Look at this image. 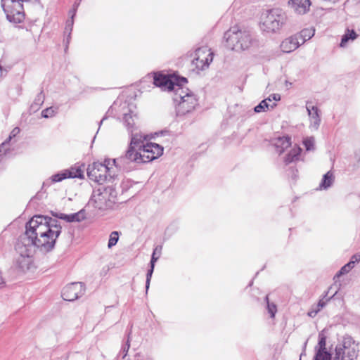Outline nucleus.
Returning a JSON list of instances; mask_svg holds the SVG:
<instances>
[{
    "label": "nucleus",
    "mask_w": 360,
    "mask_h": 360,
    "mask_svg": "<svg viewBox=\"0 0 360 360\" xmlns=\"http://www.w3.org/2000/svg\"><path fill=\"white\" fill-rule=\"evenodd\" d=\"M76 9L77 8H74L72 11H71L70 12L71 13V19L67 20L66 27L65 28L64 32L65 34H68V37H67V43L68 44L69 43L70 39L71 32L72 30V27H73V24H74L73 18L76 13Z\"/></svg>",
    "instance_id": "26"
},
{
    "label": "nucleus",
    "mask_w": 360,
    "mask_h": 360,
    "mask_svg": "<svg viewBox=\"0 0 360 360\" xmlns=\"http://www.w3.org/2000/svg\"><path fill=\"white\" fill-rule=\"evenodd\" d=\"M130 335H131V331L128 334V338H127L126 345L124 346H123L122 348V352L123 353L122 358H124L127 356L129 349L130 347Z\"/></svg>",
    "instance_id": "34"
},
{
    "label": "nucleus",
    "mask_w": 360,
    "mask_h": 360,
    "mask_svg": "<svg viewBox=\"0 0 360 360\" xmlns=\"http://www.w3.org/2000/svg\"><path fill=\"white\" fill-rule=\"evenodd\" d=\"M154 84L156 86L167 88L169 91L176 90L179 87V84H174V82L169 78L168 76L160 73H156L153 77Z\"/></svg>",
    "instance_id": "16"
},
{
    "label": "nucleus",
    "mask_w": 360,
    "mask_h": 360,
    "mask_svg": "<svg viewBox=\"0 0 360 360\" xmlns=\"http://www.w3.org/2000/svg\"><path fill=\"white\" fill-rule=\"evenodd\" d=\"M332 288H333V287H332V286H331V287H330V288L328 289V291L326 292V295L323 296V297L321 300H319V303H318L317 306L316 307V308L317 309H319V311H320L323 307H324L326 306V302H327L328 300H330L332 297H333L336 295V293L338 292V289H336V290H335V292H334V293H333V294L330 297H328V298L326 299V300H325V298L327 297L328 292H329L330 290H332Z\"/></svg>",
    "instance_id": "28"
},
{
    "label": "nucleus",
    "mask_w": 360,
    "mask_h": 360,
    "mask_svg": "<svg viewBox=\"0 0 360 360\" xmlns=\"http://www.w3.org/2000/svg\"><path fill=\"white\" fill-rule=\"evenodd\" d=\"M266 99L269 101H278L281 100V96L278 94H273L270 95Z\"/></svg>",
    "instance_id": "37"
},
{
    "label": "nucleus",
    "mask_w": 360,
    "mask_h": 360,
    "mask_svg": "<svg viewBox=\"0 0 360 360\" xmlns=\"http://www.w3.org/2000/svg\"><path fill=\"white\" fill-rule=\"evenodd\" d=\"M21 0H1V6L7 19L14 23H20L25 18L24 8Z\"/></svg>",
    "instance_id": "9"
},
{
    "label": "nucleus",
    "mask_w": 360,
    "mask_h": 360,
    "mask_svg": "<svg viewBox=\"0 0 360 360\" xmlns=\"http://www.w3.org/2000/svg\"><path fill=\"white\" fill-rule=\"evenodd\" d=\"M114 165L111 160H105L104 163L94 162L89 165L86 172L88 178L101 186L105 182H112L117 173L112 168Z\"/></svg>",
    "instance_id": "5"
},
{
    "label": "nucleus",
    "mask_w": 360,
    "mask_h": 360,
    "mask_svg": "<svg viewBox=\"0 0 360 360\" xmlns=\"http://www.w3.org/2000/svg\"><path fill=\"white\" fill-rule=\"evenodd\" d=\"M354 262L350 261L345 265H344L340 271H338L335 277H340L342 275L347 274L350 270L354 268Z\"/></svg>",
    "instance_id": "29"
},
{
    "label": "nucleus",
    "mask_w": 360,
    "mask_h": 360,
    "mask_svg": "<svg viewBox=\"0 0 360 360\" xmlns=\"http://www.w3.org/2000/svg\"><path fill=\"white\" fill-rule=\"evenodd\" d=\"M138 120V116L131 112L124 114L123 124L130 134V138L131 139L134 135H136V138L141 137L143 139H148V136L143 134L140 131Z\"/></svg>",
    "instance_id": "11"
},
{
    "label": "nucleus",
    "mask_w": 360,
    "mask_h": 360,
    "mask_svg": "<svg viewBox=\"0 0 360 360\" xmlns=\"http://www.w3.org/2000/svg\"><path fill=\"white\" fill-rule=\"evenodd\" d=\"M156 251H158V250H157ZM156 252H155V257H157V255H156Z\"/></svg>",
    "instance_id": "44"
},
{
    "label": "nucleus",
    "mask_w": 360,
    "mask_h": 360,
    "mask_svg": "<svg viewBox=\"0 0 360 360\" xmlns=\"http://www.w3.org/2000/svg\"><path fill=\"white\" fill-rule=\"evenodd\" d=\"M173 100L175 103L177 116H184L194 110L198 105V99L194 94L184 87L176 88L174 92Z\"/></svg>",
    "instance_id": "6"
},
{
    "label": "nucleus",
    "mask_w": 360,
    "mask_h": 360,
    "mask_svg": "<svg viewBox=\"0 0 360 360\" xmlns=\"http://www.w3.org/2000/svg\"><path fill=\"white\" fill-rule=\"evenodd\" d=\"M117 193L113 186H100L93 191L91 201L99 210L111 207L115 203Z\"/></svg>",
    "instance_id": "7"
},
{
    "label": "nucleus",
    "mask_w": 360,
    "mask_h": 360,
    "mask_svg": "<svg viewBox=\"0 0 360 360\" xmlns=\"http://www.w3.org/2000/svg\"><path fill=\"white\" fill-rule=\"evenodd\" d=\"M55 113V110L52 107L47 108L45 110H42L41 115L44 118H49L52 117Z\"/></svg>",
    "instance_id": "33"
},
{
    "label": "nucleus",
    "mask_w": 360,
    "mask_h": 360,
    "mask_svg": "<svg viewBox=\"0 0 360 360\" xmlns=\"http://www.w3.org/2000/svg\"><path fill=\"white\" fill-rule=\"evenodd\" d=\"M288 21L285 11L278 8L267 9L262 12L260 17L259 27L263 32L277 33Z\"/></svg>",
    "instance_id": "4"
},
{
    "label": "nucleus",
    "mask_w": 360,
    "mask_h": 360,
    "mask_svg": "<svg viewBox=\"0 0 360 360\" xmlns=\"http://www.w3.org/2000/svg\"><path fill=\"white\" fill-rule=\"evenodd\" d=\"M319 311V309H317L316 308V309H311L309 312H308V315L310 316V317H314L317 313Z\"/></svg>",
    "instance_id": "38"
},
{
    "label": "nucleus",
    "mask_w": 360,
    "mask_h": 360,
    "mask_svg": "<svg viewBox=\"0 0 360 360\" xmlns=\"http://www.w3.org/2000/svg\"><path fill=\"white\" fill-rule=\"evenodd\" d=\"M65 214H64V213H57L56 214H53V216L56 217L55 219H56L59 221V219H63Z\"/></svg>",
    "instance_id": "39"
},
{
    "label": "nucleus",
    "mask_w": 360,
    "mask_h": 360,
    "mask_svg": "<svg viewBox=\"0 0 360 360\" xmlns=\"http://www.w3.org/2000/svg\"><path fill=\"white\" fill-rule=\"evenodd\" d=\"M119 240V232L118 231H112L109 238L108 247V248H111L115 246Z\"/></svg>",
    "instance_id": "30"
},
{
    "label": "nucleus",
    "mask_w": 360,
    "mask_h": 360,
    "mask_svg": "<svg viewBox=\"0 0 360 360\" xmlns=\"http://www.w3.org/2000/svg\"><path fill=\"white\" fill-rule=\"evenodd\" d=\"M306 108L309 117V128L317 130L321 124L320 110L311 101H307Z\"/></svg>",
    "instance_id": "14"
},
{
    "label": "nucleus",
    "mask_w": 360,
    "mask_h": 360,
    "mask_svg": "<svg viewBox=\"0 0 360 360\" xmlns=\"http://www.w3.org/2000/svg\"><path fill=\"white\" fill-rule=\"evenodd\" d=\"M265 299H266V300L267 302V309H268V311L270 314L271 317L274 318V316H275V314H276V312L277 311L276 306L274 303H269L268 295L266 296Z\"/></svg>",
    "instance_id": "32"
},
{
    "label": "nucleus",
    "mask_w": 360,
    "mask_h": 360,
    "mask_svg": "<svg viewBox=\"0 0 360 360\" xmlns=\"http://www.w3.org/2000/svg\"><path fill=\"white\" fill-rule=\"evenodd\" d=\"M275 106H276V103H274L273 104L267 103V99L266 98L262 100L257 105H256L254 110L255 112L259 113L273 109Z\"/></svg>",
    "instance_id": "25"
},
{
    "label": "nucleus",
    "mask_w": 360,
    "mask_h": 360,
    "mask_svg": "<svg viewBox=\"0 0 360 360\" xmlns=\"http://www.w3.org/2000/svg\"><path fill=\"white\" fill-rule=\"evenodd\" d=\"M105 119V117H103V118L101 120V122H100V123H99V125H101V124L103 123V120H104Z\"/></svg>",
    "instance_id": "42"
},
{
    "label": "nucleus",
    "mask_w": 360,
    "mask_h": 360,
    "mask_svg": "<svg viewBox=\"0 0 360 360\" xmlns=\"http://www.w3.org/2000/svg\"><path fill=\"white\" fill-rule=\"evenodd\" d=\"M61 232V223L56 219L35 215L30 219L26 223L25 232L15 244V250L20 255L18 262L20 268H29L34 248L44 252L51 251Z\"/></svg>",
    "instance_id": "1"
},
{
    "label": "nucleus",
    "mask_w": 360,
    "mask_h": 360,
    "mask_svg": "<svg viewBox=\"0 0 360 360\" xmlns=\"http://www.w3.org/2000/svg\"><path fill=\"white\" fill-rule=\"evenodd\" d=\"M44 96L43 94V91H41L36 97L34 103L37 105H41L44 103Z\"/></svg>",
    "instance_id": "35"
},
{
    "label": "nucleus",
    "mask_w": 360,
    "mask_h": 360,
    "mask_svg": "<svg viewBox=\"0 0 360 360\" xmlns=\"http://www.w3.org/2000/svg\"><path fill=\"white\" fill-rule=\"evenodd\" d=\"M86 218L85 212L80 210L76 213L65 214L63 220L67 222H80Z\"/></svg>",
    "instance_id": "21"
},
{
    "label": "nucleus",
    "mask_w": 360,
    "mask_h": 360,
    "mask_svg": "<svg viewBox=\"0 0 360 360\" xmlns=\"http://www.w3.org/2000/svg\"><path fill=\"white\" fill-rule=\"evenodd\" d=\"M314 30L304 29L295 35L298 40L300 41L301 44H303L306 41L309 40L314 36Z\"/></svg>",
    "instance_id": "24"
},
{
    "label": "nucleus",
    "mask_w": 360,
    "mask_h": 360,
    "mask_svg": "<svg viewBox=\"0 0 360 360\" xmlns=\"http://www.w3.org/2000/svg\"><path fill=\"white\" fill-rule=\"evenodd\" d=\"M174 84H179V87H184L183 85L188 82L186 77H178L175 79Z\"/></svg>",
    "instance_id": "36"
},
{
    "label": "nucleus",
    "mask_w": 360,
    "mask_h": 360,
    "mask_svg": "<svg viewBox=\"0 0 360 360\" xmlns=\"http://www.w3.org/2000/svg\"><path fill=\"white\" fill-rule=\"evenodd\" d=\"M274 146L276 151L281 154L291 146V139L289 136L278 137L275 139Z\"/></svg>",
    "instance_id": "19"
},
{
    "label": "nucleus",
    "mask_w": 360,
    "mask_h": 360,
    "mask_svg": "<svg viewBox=\"0 0 360 360\" xmlns=\"http://www.w3.org/2000/svg\"><path fill=\"white\" fill-rule=\"evenodd\" d=\"M293 176H294V178H295L296 177V174H293Z\"/></svg>",
    "instance_id": "45"
},
{
    "label": "nucleus",
    "mask_w": 360,
    "mask_h": 360,
    "mask_svg": "<svg viewBox=\"0 0 360 360\" xmlns=\"http://www.w3.org/2000/svg\"><path fill=\"white\" fill-rule=\"evenodd\" d=\"M289 4L296 13L303 15L309 11L311 2L309 0H290Z\"/></svg>",
    "instance_id": "17"
},
{
    "label": "nucleus",
    "mask_w": 360,
    "mask_h": 360,
    "mask_svg": "<svg viewBox=\"0 0 360 360\" xmlns=\"http://www.w3.org/2000/svg\"><path fill=\"white\" fill-rule=\"evenodd\" d=\"M213 60V53L207 46L198 48L195 51V56L192 63L199 70H203L208 68Z\"/></svg>",
    "instance_id": "10"
},
{
    "label": "nucleus",
    "mask_w": 360,
    "mask_h": 360,
    "mask_svg": "<svg viewBox=\"0 0 360 360\" xmlns=\"http://www.w3.org/2000/svg\"><path fill=\"white\" fill-rule=\"evenodd\" d=\"M334 179L333 172L328 171L323 175V179L319 185L320 189H327L330 187L334 182Z\"/></svg>",
    "instance_id": "23"
},
{
    "label": "nucleus",
    "mask_w": 360,
    "mask_h": 360,
    "mask_svg": "<svg viewBox=\"0 0 360 360\" xmlns=\"http://www.w3.org/2000/svg\"><path fill=\"white\" fill-rule=\"evenodd\" d=\"M359 351V344L352 337L345 335L335 347L333 360H356Z\"/></svg>",
    "instance_id": "8"
},
{
    "label": "nucleus",
    "mask_w": 360,
    "mask_h": 360,
    "mask_svg": "<svg viewBox=\"0 0 360 360\" xmlns=\"http://www.w3.org/2000/svg\"><path fill=\"white\" fill-rule=\"evenodd\" d=\"M302 149L298 146H294L284 158L285 165H289L299 160Z\"/></svg>",
    "instance_id": "20"
},
{
    "label": "nucleus",
    "mask_w": 360,
    "mask_h": 360,
    "mask_svg": "<svg viewBox=\"0 0 360 360\" xmlns=\"http://www.w3.org/2000/svg\"><path fill=\"white\" fill-rule=\"evenodd\" d=\"M85 291L83 283L76 282L67 285L62 291V297L65 300L74 301L82 296Z\"/></svg>",
    "instance_id": "12"
},
{
    "label": "nucleus",
    "mask_w": 360,
    "mask_h": 360,
    "mask_svg": "<svg viewBox=\"0 0 360 360\" xmlns=\"http://www.w3.org/2000/svg\"><path fill=\"white\" fill-rule=\"evenodd\" d=\"M156 250H157V248H155V250H153V255H152V257H151L150 263V269H148V271L147 272V274H146V292L148 291V290L149 288V286H150V283L151 277H152V275H153V271H154L155 263L158 260V257H155V254Z\"/></svg>",
    "instance_id": "22"
},
{
    "label": "nucleus",
    "mask_w": 360,
    "mask_h": 360,
    "mask_svg": "<svg viewBox=\"0 0 360 360\" xmlns=\"http://www.w3.org/2000/svg\"><path fill=\"white\" fill-rule=\"evenodd\" d=\"M146 140L134 135L125 154L112 160V164L116 167L125 169L130 162L146 163L160 157L163 153V147L155 143L145 144L144 141Z\"/></svg>",
    "instance_id": "2"
},
{
    "label": "nucleus",
    "mask_w": 360,
    "mask_h": 360,
    "mask_svg": "<svg viewBox=\"0 0 360 360\" xmlns=\"http://www.w3.org/2000/svg\"><path fill=\"white\" fill-rule=\"evenodd\" d=\"M30 0H21V1L22 2H27V1H29Z\"/></svg>",
    "instance_id": "43"
},
{
    "label": "nucleus",
    "mask_w": 360,
    "mask_h": 360,
    "mask_svg": "<svg viewBox=\"0 0 360 360\" xmlns=\"http://www.w3.org/2000/svg\"><path fill=\"white\" fill-rule=\"evenodd\" d=\"M314 143L315 140L312 136L307 137L303 141V144L305 146L306 150L308 151L314 150Z\"/></svg>",
    "instance_id": "31"
},
{
    "label": "nucleus",
    "mask_w": 360,
    "mask_h": 360,
    "mask_svg": "<svg viewBox=\"0 0 360 360\" xmlns=\"http://www.w3.org/2000/svg\"><path fill=\"white\" fill-rule=\"evenodd\" d=\"M356 37H357V34H356V33L354 30H348L347 32L345 33L342 36V40H341V42H340V46H342V47L345 46L346 44L347 43V41L349 39L354 40Z\"/></svg>",
    "instance_id": "27"
},
{
    "label": "nucleus",
    "mask_w": 360,
    "mask_h": 360,
    "mask_svg": "<svg viewBox=\"0 0 360 360\" xmlns=\"http://www.w3.org/2000/svg\"><path fill=\"white\" fill-rule=\"evenodd\" d=\"M300 45V41L295 34L283 41L281 44V49L285 53H290L297 49Z\"/></svg>",
    "instance_id": "18"
},
{
    "label": "nucleus",
    "mask_w": 360,
    "mask_h": 360,
    "mask_svg": "<svg viewBox=\"0 0 360 360\" xmlns=\"http://www.w3.org/2000/svg\"><path fill=\"white\" fill-rule=\"evenodd\" d=\"M326 337L323 333H320L314 360H331V354L326 351Z\"/></svg>",
    "instance_id": "15"
},
{
    "label": "nucleus",
    "mask_w": 360,
    "mask_h": 360,
    "mask_svg": "<svg viewBox=\"0 0 360 360\" xmlns=\"http://www.w3.org/2000/svg\"><path fill=\"white\" fill-rule=\"evenodd\" d=\"M68 178L84 179V172L80 167H71L69 169H65L60 173L53 175L51 179L52 182L56 183Z\"/></svg>",
    "instance_id": "13"
},
{
    "label": "nucleus",
    "mask_w": 360,
    "mask_h": 360,
    "mask_svg": "<svg viewBox=\"0 0 360 360\" xmlns=\"http://www.w3.org/2000/svg\"><path fill=\"white\" fill-rule=\"evenodd\" d=\"M6 285V282H5V280L4 278H3L2 276V274L1 272L0 271V288H3Z\"/></svg>",
    "instance_id": "41"
},
{
    "label": "nucleus",
    "mask_w": 360,
    "mask_h": 360,
    "mask_svg": "<svg viewBox=\"0 0 360 360\" xmlns=\"http://www.w3.org/2000/svg\"><path fill=\"white\" fill-rule=\"evenodd\" d=\"M351 261L354 262V264L356 262H359L360 261V254L359 255H354L352 256Z\"/></svg>",
    "instance_id": "40"
},
{
    "label": "nucleus",
    "mask_w": 360,
    "mask_h": 360,
    "mask_svg": "<svg viewBox=\"0 0 360 360\" xmlns=\"http://www.w3.org/2000/svg\"><path fill=\"white\" fill-rule=\"evenodd\" d=\"M226 46L236 51H245L257 45V41L245 30L238 27H231L224 34Z\"/></svg>",
    "instance_id": "3"
}]
</instances>
